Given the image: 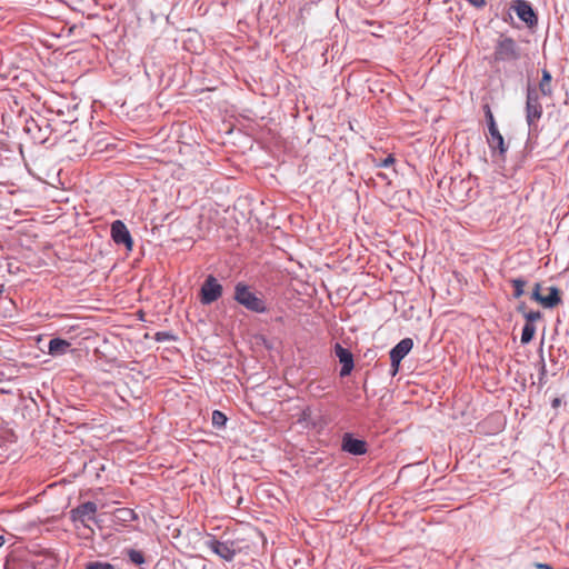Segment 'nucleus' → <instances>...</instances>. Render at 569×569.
Wrapping results in <instances>:
<instances>
[{
  "instance_id": "f257e3e1",
  "label": "nucleus",
  "mask_w": 569,
  "mask_h": 569,
  "mask_svg": "<svg viewBox=\"0 0 569 569\" xmlns=\"http://www.w3.org/2000/svg\"><path fill=\"white\" fill-rule=\"evenodd\" d=\"M233 299L249 311L257 313L267 311L264 300L253 292L244 282H238L234 286Z\"/></svg>"
},
{
  "instance_id": "f03ea898",
  "label": "nucleus",
  "mask_w": 569,
  "mask_h": 569,
  "mask_svg": "<svg viewBox=\"0 0 569 569\" xmlns=\"http://www.w3.org/2000/svg\"><path fill=\"white\" fill-rule=\"evenodd\" d=\"M520 58V48L509 37H500L495 46L493 60L496 62L516 61Z\"/></svg>"
},
{
  "instance_id": "7ed1b4c3",
  "label": "nucleus",
  "mask_w": 569,
  "mask_h": 569,
  "mask_svg": "<svg viewBox=\"0 0 569 569\" xmlns=\"http://www.w3.org/2000/svg\"><path fill=\"white\" fill-rule=\"evenodd\" d=\"M223 292L222 286L218 282V280L212 276H208L203 281L200 289V301L202 305H211L217 301Z\"/></svg>"
},
{
  "instance_id": "20e7f679",
  "label": "nucleus",
  "mask_w": 569,
  "mask_h": 569,
  "mask_svg": "<svg viewBox=\"0 0 569 569\" xmlns=\"http://www.w3.org/2000/svg\"><path fill=\"white\" fill-rule=\"evenodd\" d=\"M526 119L529 128L536 127L542 116V106L539 102V96L536 89H528L526 102Z\"/></svg>"
},
{
  "instance_id": "39448f33",
  "label": "nucleus",
  "mask_w": 569,
  "mask_h": 569,
  "mask_svg": "<svg viewBox=\"0 0 569 569\" xmlns=\"http://www.w3.org/2000/svg\"><path fill=\"white\" fill-rule=\"evenodd\" d=\"M204 543L213 553L226 561H232L237 555L233 541H219L211 537Z\"/></svg>"
},
{
  "instance_id": "423d86ee",
  "label": "nucleus",
  "mask_w": 569,
  "mask_h": 569,
  "mask_svg": "<svg viewBox=\"0 0 569 569\" xmlns=\"http://www.w3.org/2000/svg\"><path fill=\"white\" fill-rule=\"evenodd\" d=\"M412 347H413L412 339L405 338V339L400 340L390 350V360H391L393 376L398 372L401 360L411 351Z\"/></svg>"
},
{
  "instance_id": "0eeeda50",
  "label": "nucleus",
  "mask_w": 569,
  "mask_h": 569,
  "mask_svg": "<svg viewBox=\"0 0 569 569\" xmlns=\"http://www.w3.org/2000/svg\"><path fill=\"white\" fill-rule=\"evenodd\" d=\"M540 289H541L540 284L537 283L535 286V289L531 295V298L533 300L539 302L545 308H550V309L555 308L556 306H558L560 303L561 299H560V292H559L558 288L549 287L548 288L549 293L547 296H542L540 293Z\"/></svg>"
},
{
  "instance_id": "6e6552de",
  "label": "nucleus",
  "mask_w": 569,
  "mask_h": 569,
  "mask_svg": "<svg viewBox=\"0 0 569 569\" xmlns=\"http://www.w3.org/2000/svg\"><path fill=\"white\" fill-rule=\"evenodd\" d=\"M111 238L117 244H123L128 250L132 249V237L121 220H116L111 223Z\"/></svg>"
},
{
  "instance_id": "1a4fd4ad",
  "label": "nucleus",
  "mask_w": 569,
  "mask_h": 569,
  "mask_svg": "<svg viewBox=\"0 0 569 569\" xmlns=\"http://www.w3.org/2000/svg\"><path fill=\"white\" fill-rule=\"evenodd\" d=\"M97 505L92 501H87L70 511L73 522H80L87 527V521L94 520L97 512Z\"/></svg>"
},
{
  "instance_id": "9d476101",
  "label": "nucleus",
  "mask_w": 569,
  "mask_h": 569,
  "mask_svg": "<svg viewBox=\"0 0 569 569\" xmlns=\"http://www.w3.org/2000/svg\"><path fill=\"white\" fill-rule=\"evenodd\" d=\"M335 355L339 359V362L341 363V370L340 376L347 377L351 373L355 362H353V356L352 353L343 348L340 343L335 345Z\"/></svg>"
},
{
  "instance_id": "9b49d317",
  "label": "nucleus",
  "mask_w": 569,
  "mask_h": 569,
  "mask_svg": "<svg viewBox=\"0 0 569 569\" xmlns=\"http://www.w3.org/2000/svg\"><path fill=\"white\" fill-rule=\"evenodd\" d=\"M518 18L526 22L529 27L537 23V16L533 12L532 7L525 0H517L512 6Z\"/></svg>"
},
{
  "instance_id": "f8f14e48",
  "label": "nucleus",
  "mask_w": 569,
  "mask_h": 569,
  "mask_svg": "<svg viewBox=\"0 0 569 569\" xmlns=\"http://www.w3.org/2000/svg\"><path fill=\"white\" fill-rule=\"evenodd\" d=\"M342 450L355 456H361L367 452V443L353 438L350 433H346L342 438Z\"/></svg>"
},
{
  "instance_id": "ddd939ff",
  "label": "nucleus",
  "mask_w": 569,
  "mask_h": 569,
  "mask_svg": "<svg viewBox=\"0 0 569 569\" xmlns=\"http://www.w3.org/2000/svg\"><path fill=\"white\" fill-rule=\"evenodd\" d=\"M70 346V342L64 339L53 338L49 341L48 353L53 357L62 356L68 352Z\"/></svg>"
},
{
  "instance_id": "4468645a",
  "label": "nucleus",
  "mask_w": 569,
  "mask_h": 569,
  "mask_svg": "<svg viewBox=\"0 0 569 569\" xmlns=\"http://www.w3.org/2000/svg\"><path fill=\"white\" fill-rule=\"evenodd\" d=\"M297 422L303 428H315L317 426V421L310 407H307L301 411Z\"/></svg>"
},
{
  "instance_id": "2eb2a0df",
  "label": "nucleus",
  "mask_w": 569,
  "mask_h": 569,
  "mask_svg": "<svg viewBox=\"0 0 569 569\" xmlns=\"http://www.w3.org/2000/svg\"><path fill=\"white\" fill-rule=\"evenodd\" d=\"M488 143L492 151L498 150L500 154L506 152L503 137L499 131L488 137Z\"/></svg>"
},
{
  "instance_id": "dca6fc26",
  "label": "nucleus",
  "mask_w": 569,
  "mask_h": 569,
  "mask_svg": "<svg viewBox=\"0 0 569 569\" xmlns=\"http://www.w3.org/2000/svg\"><path fill=\"white\" fill-rule=\"evenodd\" d=\"M535 332H536V327L532 323H526L523 326L522 332H521V339H520L521 343L522 345L529 343L533 339Z\"/></svg>"
},
{
  "instance_id": "f3484780",
  "label": "nucleus",
  "mask_w": 569,
  "mask_h": 569,
  "mask_svg": "<svg viewBox=\"0 0 569 569\" xmlns=\"http://www.w3.org/2000/svg\"><path fill=\"white\" fill-rule=\"evenodd\" d=\"M550 81H551V74L547 70H543L542 79L539 83V88H540V91L542 92V94H545V96L551 93Z\"/></svg>"
},
{
  "instance_id": "a211bd4d",
  "label": "nucleus",
  "mask_w": 569,
  "mask_h": 569,
  "mask_svg": "<svg viewBox=\"0 0 569 569\" xmlns=\"http://www.w3.org/2000/svg\"><path fill=\"white\" fill-rule=\"evenodd\" d=\"M114 517L121 521H131L134 519L136 515L131 509L119 508L114 511Z\"/></svg>"
},
{
  "instance_id": "6ab92c4d",
  "label": "nucleus",
  "mask_w": 569,
  "mask_h": 569,
  "mask_svg": "<svg viewBox=\"0 0 569 569\" xmlns=\"http://www.w3.org/2000/svg\"><path fill=\"white\" fill-rule=\"evenodd\" d=\"M511 284L515 289L513 297L520 298L523 295V288L526 286V281L521 278L512 279Z\"/></svg>"
},
{
  "instance_id": "aec40b11",
  "label": "nucleus",
  "mask_w": 569,
  "mask_h": 569,
  "mask_svg": "<svg viewBox=\"0 0 569 569\" xmlns=\"http://www.w3.org/2000/svg\"><path fill=\"white\" fill-rule=\"evenodd\" d=\"M128 557L130 561L133 562L134 565L141 566L144 563V556L142 555L141 551L130 549L128 550Z\"/></svg>"
},
{
  "instance_id": "412c9836",
  "label": "nucleus",
  "mask_w": 569,
  "mask_h": 569,
  "mask_svg": "<svg viewBox=\"0 0 569 569\" xmlns=\"http://www.w3.org/2000/svg\"><path fill=\"white\" fill-rule=\"evenodd\" d=\"M226 422H227V417L224 416V413H222L219 410H214L212 412V425L214 427H217V428L224 427Z\"/></svg>"
},
{
  "instance_id": "4be33fe9",
  "label": "nucleus",
  "mask_w": 569,
  "mask_h": 569,
  "mask_svg": "<svg viewBox=\"0 0 569 569\" xmlns=\"http://www.w3.org/2000/svg\"><path fill=\"white\" fill-rule=\"evenodd\" d=\"M86 569H114L109 562L92 561L87 563Z\"/></svg>"
},
{
  "instance_id": "5701e85b",
  "label": "nucleus",
  "mask_w": 569,
  "mask_h": 569,
  "mask_svg": "<svg viewBox=\"0 0 569 569\" xmlns=\"http://www.w3.org/2000/svg\"><path fill=\"white\" fill-rule=\"evenodd\" d=\"M525 318L527 320L526 323H532L537 320H539L541 318V312L540 311H529L527 313H525Z\"/></svg>"
},
{
  "instance_id": "b1692460",
  "label": "nucleus",
  "mask_w": 569,
  "mask_h": 569,
  "mask_svg": "<svg viewBox=\"0 0 569 569\" xmlns=\"http://www.w3.org/2000/svg\"><path fill=\"white\" fill-rule=\"evenodd\" d=\"M471 6L476 8H482L486 4V0H467Z\"/></svg>"
},
{
  "instance_id": "393cba45",
  "label": "nucleus",
  "mask_w": 569,
  "mask_h": 569,
  "mask_svg": "<svg viewBox=\"0 0 569 569\" xmlns=\"http://www.w3.org/2000/svg\"><path fill=\"white\" fill-rule=\"evenodd\" d=\"M533 567L537 569H553L549 563L535 562Z\"/></svg>"
},
{
  "instance_id": "a878e982",
  "label": "nucleus",
  "mask_w": 569,
  "mask_h": 569,
  "mask_svg": "<svg viewBox=\"0 0 569 569\" xmlns=\"http://www.w3.org/2000/svg\"><path fill=\"white\" fill-rule=\"evenodd\" d=\"M488 130H489V136L499 131L496 122L488 123Z\"/></svg>"
},
{
  "instance_id": "bb28decb",
  "label": "nucleus",
  "mask_w": 569,
  "mask_h": 569,
  "mask_svg": "<svg viewBox=\"0 0 569 569\" xmlns=\"http://www.w3.org/2000/svg\"><path fill=\"white\" fill-rule=\"evenodd\" d=\"M393 161H395V160H393V158H392L391 156H389V157H387V158L382 161L381 167H385V168H386V167H389L390 164H392V163H393Z\"/></svg>"
},
{
  "instance_id": "cd10ccee",
  "label": "nucleus",
  "mask_w": 569,
  "mask_h": 569,
  "mask_svg": "<svg viewBox=\"0 0 569 569\" xmlns=\"http://www.w3.org/2000/svg\"><path fill=\"white\" fill-rule=\"evenodd\" d=\"M487 119H488V123L496 122L495 118H493V114L491 113L489 108H487Z\"/></svg>"
},
{
  "instance_id": "c85d7f7f",
  "label": "nucleus",
  "mask_w": 569,
  "mask_h": 569,
  "mask_svg": "<svg viewBox=\"0 0 569 569\" xmlns=\"http://www.w3.org/2000/svg\"><path fill=\"white\" fill-rule=\"evenodd\" d=\"M560 405H561V399H560V398H555V399L551 401V406H552V408H558Z\"/></svg>"
},
{
  "instance_id": "c756f323",
  "label": "nucleus",
  "mask_w": 569,
  "mask_h": 569,
  "mask_svg": "<svg viewBox=\"0 0 569 569\" xmlns=\"http://www.w3.org/2000/svg\"><path fill=\"white\" fill-rule=\"evenodd\" d=\"M6 539L3 536H0V548L4 545Z\"/></svg>"
},
{
  "instance_id": "7c9ffc66",
  "label": "nucleus",
  "mask_w": 569,
  "mask_h": 569,
  "mask_svg": "<svg viewBox=\"0 0 569 569\" xmlns=\"http://www.w3.org/2000/svg\"><path fill=\"white\" fill-rule=\"evenodd\" d=\"M546 373V365L542 362V366H541V376H543Z\"/></svg>"
}]
</instances>
